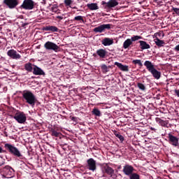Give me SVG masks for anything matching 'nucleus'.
Instances as JSON below:
<instances>
[{
    "mask_svg": "<svg viewBox=\"0 0 179 179\" xmlns=\"http://www.w3.org/2000/svg\"><path fill=\"white\" fill-rule=\"evenodd\" d=\"M22 96L23 101H25L27 104H29L31 107H34V106H36L37 98L31 91L27 90H24L22 92Z\"/></svg>",
    "mask_w": 179,
    "mask_h": 179,
    "instance_id": "1",
    "label": "nucleus"
},
{
    "mask_svg": "<svg viewBox=\"0 0 179 179\" xmlns=\"http://www.w3.org/2000/svg\"><path fill=\"white\" fill-rule=\"evenodd\" d=\"M144 66H145L146 69L148 70V72H150V73L152 75L153 78L155 79L159 80L160 79L162 76V72L157 71L155 68V65H153V63L150 61H145L144 62Z\"/></svg>",
    "mask_w": 179,
    "mask_h": 179,
    "instance_id": "2",
    "label": "nucleus"
},
{
    "mask_svg": "<svg viewBox=\"0 0 179 179\" xmlns=\"http://www.w3.org/2000/svg\"><path fill=\"white\" fill-rule=\"evenodd\" d=\"M4 148L5 149H6V150H8V152L11 153V155H13V156H15L16 157H23V155H22V153H20L19 149L15 147V145H13L10 143H6L4 145Z\"/></svg>",
    "mask_w": 179,
    "mask_h": 179,
    "instance_id": "3",
    "label": "nucleus"
},
{
    "mask_svg": "<svg viewBox=\"0 0 179 179\" xmlns=\"http://www.w3.org/2000/svg\"><path fill=\"white\" fill-rule=\"evenodd\" d=\"M142 38H143L141 36H132L131 38H127L126 41H124V42L123 43V48H124V50H127V48H129V46L132 45V43L138 41V40H142Z\"/></svg>",
    "mask_w": 179,
    "mask_h": 179,
    "instance_id": "4",
    "label": "nucleus"
},
{
    "mask_svg": "<svg viewBox=\"0 0 179 179\" xmlns=\"http://www.w3.org/2000/svg\"><path fill=\"white\" fill-rule=\"evenodd\" d=\"M44 48L48 51H54L55 52H59L60 48L54 42L47 41L44 44Z\"/></svg>",
    "mask_w": 179,
    "mask_h": 179,
    "instance_id": "5",
    "label": "nucleus"
},
{
    "mask_svg": "<svg viewBox=\"0 0 179 179\" xmlns=\"http://www.w3.org/2000/svg\"><path fill=\"white\" fill-rule=\"evenodd\" d=\"M14 120L18 122V124H24L27 120L26 114L23 112H17L13 117Z\"/></svg>",
    "mask_w": 179,
    "mask_h": 179,
    "instance_id": "6",
    "label": "nucleus"
},
{
    "mask_svg": "<svg viewBox=\"0 0 179 179\" xmlns=\"http://www.w3.org/2000/svg\"><path fill=\"white\" fill-rule=\"evenodd\" d=\"M21 8L25 10H31L34 8V1L33 0H24Z\"/></svg>",
    "mask_w": 179,
    "mask_h": 179,
    "instance_id": "7",
    "label": "nucleus"
},
{
    "mask_svg": "<svg viewBox=\"0 0 179 179\" xmlns=\"http://www.w3.org/2000/svg\"><path fill=\"white\" fill-rule=\"evenodd\" d=\"M3 3L9 9H15L19 5V0H3Z\"/></svg>",
    "mask_w": 179,
    "mask_h": 179,
    "instance_id": "8",
    "label": "nucleus"
},
{
    "mask_svg": "<svg viewBox=\"0 0 179 179\" xmlns=\"http://www.w3.org/2000/svg\"><path fill=\"white\" fill-rule=\"evenodd\" d=\"M87 169L90 171H96L97 166H96V160L93 158H90L87 160Z\"/></svg>",
    "mask_w": 179,
    "mask_h": 179,
    "instance_id": "9",
    "label": "nucleus"
},
{
    "mask_svg": "<svg viewBox=\"0 0 179 179\" xmlns=\"http://www.w3.org/2000/svg\"><path fill=\"white\" fill-rule=\"evenodd\" d=\"M106 29H107L108 30H110V29H111V24H101L99 27H95L94 29V31L95 33H103V31H104V30H106Z\"/></svg>",
    "mask_w": 179,
    "mask_h": 179,
    "instance_id": "10",
    "label": "nucleus"
},
{
    "mask_svg": "<svg viewBox=\"0 0 179 179\" xmlns=\"http://www.w3.org/2000/svg\"><path fill=\"white\" fill-rule=\"evenodd\" d=\"M7 55L12 58V59H20L22 56L17 53V52L13 49H11L7 52Z\"/></svg>",
    "mask_w": 179,
    "mask_h": 179,
    "instance_id": "11",
    "label": "nucleus"
},
{
    "mask_svg": "<svg viewBox=\"0 0 179 179\" xmlns=\"http://www.w3.org/2000/svg\"><path fill=\"white\" fill-rule=\"evenodd\" d=\"M102 170L108 174V176H110L113 177V174H114V169L108 166V164H104L102 166Z\"/></svg>",
    "mask_w": 179,
    "mask_h": 179,
    "instance_id": "12",
    "label": "nucleus"
},
{
    "mask_svg": "<svg viewBox=\"0 0 179 179\" xmlns=\"http://www.w3.org/2000/svg\"><path fill=\"white\" fill-rule=\"evenodd\" d=\"M123 173L125 176H130L134 173V167L129 164H127L123 167Z\"/></svg>",
    "mask_w": 179,
    "mask_h": 179,
    "instance_id": "13",
    "label": "nucleus"
},
{
    "mask_svg": "<svg viewBox=\"0 0 179 179\" xmlns=\"http://www.w3.org/2000/svg\"><path fill=\"white\" fill-rule=\"evenodd\" d=\"M169 143H171V145H173V146H178V138H177L176 136H174L171 134L169 135Z\"/></svg>",
    "mask_w": 179,
    "mask_h": 179,
    "instance_id": "14",
    "label": "nucleus"
},
{
    "mask_svg": "<svg viewBox=\"0 0 179 179\" xmlns=\"http://www.w3.org/2000/svg\"><path fill=\"white\" fill-rule=\"evenodd\" d=\"M103 45L107 47L108 45H113L114 44V40L110 38H104L101 41Z\"/></svg>",
    "mask_w": 179,
    "mask_h": 179,
    "instance_id": "15",
    "label": "nucleus"
},
{
    "mask_svg": "<svg viewBox=\"0 0 179 179\" xmlns=\"http://www.w3.org/2000/svg\"><path fill=\"white\" fill-rule=\"evenodd\" d=\"M114 64L116 65V66H117V68H119V69H120V71H122L123 72H128V71H129L128 66L123 65L118 62H115Z\"/></svg>",
    "mask_w": 179,
    "mask_h": 179,
    "instance_id": "16",
    "label": "nucleus"
},
{
    "mask_svg": "<svg viewBox=\"0 0 179 179\" xmlns=\"http://www.w3.org/2000/svg\"><path fill=\"white\" fill-rule=\"evenodd\" d=\"M33 73L34 75H45L44 71L36 65L34 66Z\"/></svg>",
    "mask_w": 179,
    "mask_h": 179,
    "instance_id": "17",
    "label": "nucleus"
},
{
    "mask_svg": "<svg viewBox=\"0 0 179 179\" xmlns=\"http://www.w3.org/2000/svg\"><path fill=\"white\" fill-rule=\"evenodd\" d=\"M3 172L5 173L6 176H12L13 173H15V170L9 166H6L3 169Z\"/></svg>",
    "mask_w": 179,
    "mask_h": 179,
    "instance_id": "18",
    "label": "nucleus"
},
{
    "mask_svg": "<svg viewBox=\"0 0 179 179\" xmlns=\"http://www.w3.org/2000/svg\"><path fill=\"white\" fill-rule=\"evenodd\" d=\"M138 43L141 50H149V48H150V45L145 41H139Z\"/></svg>",
    "mask_w": 179,
    "mask_h": 179,
    "instance_id": "19",
    "label": "nucleus"
},
{
    "mask_svg": "<svg viewBox=\"0 0 179 179\" xmlns=\"http://www.w3.org/2000/svg\"><path fill=\"white\" fill-rule=\"evenodd\" d=\"M43 30H44L45 31H52V32H55V31H58V28L55 26H46V27H43Z\"/></svg>",
    "mask_w": 179,
    "mask_h": 179,
    "instance_id": "20",
    "label": "nucleus"
},
{
    "mask_svg": "<svg viewBox=\"0 0 179 179\" xmlns=\"http://www.w3.org/2000/svg\"><path fill=\"white\" fill-rule=\"evenodd\" d=\"M96 54L99 56V58H106L107 55V50L104 49H99L96 50Z\"/></svg>",
    "mask_w": 179,
    "mask_h": 179,
    "instance_id": "21",
    "label": "nucleus"
},
{
    "mask_svg": "<svg viewBox=\"0 0 179 179\" xmlns=\"http://www.w3.org/2000/svg\"><path fill=\"white\" fill-rule=\"evenodd\" d=\"M34 65L33 64L28 62L24 64V69L27 72H33Z\"/></svg>",
    "mask_w": 179,
    "mask_h": 179,
    "instance_id": "22",
    "label": "nucleus"
},
{
    "mask_svg": "<svg viewBox=\"0 0 179 179\" xmlns=\"http://www.w3.org/2000/svg\"><path fill=\"white\" fill-rule=\"evenodd\" d=\"M87 7L90 10H97L99 9V6L96 3H87Z\"/></svg>",
    "mask_w": 179,
    "mask_h": 179,
    "instance_id": "23",
    "label": "nucleus"
},
{
    "mask_svg": "<svg viewBox=\"0 0 179 179\" xmlns=\"http://www.w3.org/2000/svg\"><path fill=\"white\" fill-rule=\"evenodd\" d=\"M154 42L157 45V47H164V41L160 40L159 38H155Z\"/></svg>",
    "mask_w": 179,
    "mask_h": 179,
    "instance_id": "24",
    "label": "nucleus"
},
{
    "mask_svg": "<svg viewBox=\"0 0 179 179\" xmlns=\"http://www.w3.org/2000/svg\"><path fill=\"white\" fill-rule=\"evenodd\" d=\"M163 37H164V33L162 31L156 32L153 36V38H159V40L163 38Z\"/></svg>",
    "mask_w": 179,
    "mask_h": 179,
    "instance_id": "25",
    "label": "nucleus"
},
{
    "mask_svg": "<svg viewBox=\"0 0 179 179\" xmlns=\"http://www.w3.org/2000/svg\"><path fill=\"white\" fill-rule=\"evenodd\" d=\"M92 114H93V115H95V117H101V112L97 108H94L92 109Z\"/></svg>",
    "mask_w": 179,
    "mask_h": 179,
    "instance_id": "26",
    "label": "nucleus"
},
{
    "mask_svg": "<svg viewBox=\"0 0 179 179\" xmlns=\"http://www.w3.org/2000/svg\"><path fill=\"white\" fill-rule=\"evenodd\" d=\"M156 122H157L159 125H161V127H166L167 125V122L157 117L155 119Z\"/></svg>",
    "mask_w": 179,
    "mask_h": 179,
    "instance_id": "27",
    "label": "nucleus"
},
{
    "mask_svg": "<svg viewBox=\"0 0 179 179\" xmlns=\"http://www.w3.org/2000/svg\"><path fill=\"white\" fill-rule=\"evenodd\" d=\"M50 132L52 136H55V138H59L62 135L61 132L57 131L55 129H51Z\"/></svg>",
    "mask_w": 179,
    "mask_h": 179,
    "instance_id": "28",
    "label": "nucleus"
},
{
    "mask_svg": "<svg viewBox=\"0 0 179 179\" xmlns=\"http://www.w3.org/2000/svg\"><path fill=\"white\" fill-rule=\"evenodd\" d=\"M129 177V179H141V176L136 173H131Z\"/></svg>",
    "mask_w": 179,
    "mask_h": 179,
    "instance_id": "29",
    "label": "nucleus"
},
{
    "mask_svg": "<svg viewBox=\"0 0 179 179\" xmlns=\"http://www.w3.org/2000/svg\"><path fill=\"white\" fill-rule=\"evenodd\" d=\"M137 87H138V89H140V90H142L143 92H145V90H146V87L141 83H137Z\"/></svg>",
    "mask_w": 179,
    "mask_h": 179,
    "instance_id": "30",
    "label": "nucleus"
},
{
    "mask_svg": "<svg viewBox=\"0 0 179 179\" xmlns=\"http://www.w3.org/2000/svg\"><path fill=\"white\" fill-rule=\"evenodd\" d=\"M132 62L133 64H134V65H138V66H143V64H142L141 59H134Z\"/></svg>",
    "mask_w": 179,
    "mask_h": 179,
    "instance_id": "31",
    "label": "nucleus"
},
{
    "mask_svg": "<svg viewBox=\"0 0 179 179\" xmlns=\"http://www.w3.org/2000/svg\"><path fill=\"white\" fill-rule=\"evenodd\" d=\"M101 68L103 72H104V73H107V72H108V67L107 66V65L102 64L101 66Z\"/></svg>",
    "mask_w": 179,
    "mask_h": 179,
    "instance_id": "32",
    "label": "nucleus"
},
{
    "mask_svg": "<svg viewBox=\"0 0 179 179\" xmlns=\"http://www.w3.org/2000/svg\"><path fill=\"white\" fill-rule=\"evenodd\" d=\"M115 135L116 138H118V139H120V142H124V136H122V135H121L120 133H115Z\"/></svg>",
    "mask_w": 179,
    "mask_h": 179,
    "instance_id": "33",
    "label": "nucleus"
},
{
    "mask_svg": "<svg viewBox=\"0 0 179 179\" xmlns=\"http://www.w3.org/2000/svg\"><path fill=\"white\" fill-rule=\"evenodd\" d=\"M73 1L72 0H64V5L66 6H71Z\"/></svg>",
    "mask_w": 179,
    "mask_h": 179,
    "instance_id": "34",
    "label": "nucleus"
},
{
    "mask_svg": "<svg viewBox=\"0 0 179 179\" xmlns=\"http://www.w3.org/2000/svg\"><path fill=\"white\" fill-rule=\"evenodd\" d=\"M52 12H54V13H58V7L57 6H53L51 8Z\"/></svg>",
    "mask_w": 179,
    "mask_h": 179,
    "instance_id": "35",
    "label": "nucleus"
},
{
    "mask_svg": "<svg viewBox=\"0 0 179 179\" xmlns=\"http://www.w3.org/2000/svg\"><path fill=\"white\" fill-rule=\"evenodd\" d=\"M74 20H78V21L82 20L83 22H85V20H83V17H82V15H78V16L75 17Z\"/></svg>",
    "mask_w": 179,
    "mask_h": 179,
    "instance_id": "36",
    "label": "nucleus"
},
{
    "mask_svg": "<svg viewBox=\"0 0 179 179\" xmlns=\"http://www.w3.org/2000/svg\"><path fill=\"white\" fill-rule=\"evenodd\" d=\"M70 120H71V121H73V122H78V117H70Z\"/></svg>",
    "mask_w": 179,
    "mask_h": 179,
    "instance_id": "37",
    "label": "nucleus"
},
{
    "mask_svg": "<svg viewBox=\"0 0 179 179\" xmlns=\"http://www.w3.org/2000/svg\"><path fill=\"white\" fill-rule=\"evenodd\" d=\"M173 12L176 13L177 15H179V8H173Z\"/></svg>",
    "mask_w": 179,
    "mask_h": 179,
    "instance_id": "38",
    "label": "nucleus"
},
{
    "mask_svg": "<svg viewBox=\"0 0 179 179\" xmlns=\"http://www.w3.org/2000/svg\"><path fill=\"white\" fill-rule=\"evenodd\" d=\"M174 51H176V52H179V44L177 45L174 48H173Z\"/></svg>",
    "mask_w": 179,
    "mask_h": 179,
    "instance_id": "39",
    "label": "nucleus"
},
{
    "mask_svg": "<svg viewBox=\"0 0 179 179\" xmlns=\"http://www.w3.org/2000/svg\"><path fill=\"white\" fill-rule=\"evenodd\" d=\"M5 152H6V150H3L2 147L0 146V153H5Z\"/></svg>",
    "mask_w": 179,
    "mask_h": 179,
    "instance_id": "40",
    "label": "nucleus"
},
{
    "mask_svg": "<svg viewBox=\"0 0 179 179\" xmlns=\"http://www.w3.org/2000/svg\"><path fill=\"white\" fill-rule=\"evenodd\" d=\"M175 94L178 97H179V90H175Z\"/></svg>",
    "mask_w": 179,
    "mask_h": 179,
    "instance_id": "41",
    "label": "nucleus"
},
{
    "mask_svg": "<svg viewBox=\"0 0 179 179\" xmlns=\"http://www.w3.org/2000/svg\"><path fill=\"white\" fill-rule=\"evenodd\" d=\"M57 19H59V20H62V19H64V17L58 15L57 16Z\"/></svg>",
    "mask_w": 179,
    "mask_h": 179,
    "instance_id": "42",
    "label": "nucleus"
},
{
    "mask_svg": "<svg viewBox=\"0 0 179 179\" xmlns=\"http://www.w3.org/2000/svg\"><path fill=\"white\" fill-rule=\"evenodd\" d=\"M151 131H156V129H155L154 127H150Z\"/></svg>",
    "mask_w": 179,
    "mask_h": 179,
    "instance_id": "43",
    "label": "nucleus"
},
{
    "mask_svg": "<svg viewBox=\"0 0 179 179\" xmlns=\"http://www.w3.org/2000/svg\"><path fill=\"white\" fill-rule=\"evenodd\" d=\"M5 136H8V133L6 131H4Z\"/></svg>",
    "mask_w": 179,
    "mask_h": 179,
    "instance_id": "44",
    "label": "nucleus"
},
{
    "mask_svg": "<svg viewBox=\"0 0 179 179\" xmlns=\"http://www.w3.org/2000/svg\"><path fill=\"white\" fill-rule=\"evenodd\" d=\"M73 9H78L76 6L73 7Z\"/></svg>",
    "mask_w": 179,
    "mask_h": 179,
    "instance_id": "45",
    "label": "nucleus"
},
{
    "mask_svg": "<svg viewBox=\"0 0 179 179\" xmlns=\"http://www.w3.org/2000/svg\"><path fill=\"white\" fill-rule=\"evenodd\" d=\"M159 0H154V2H157V1H158Z\"/></svg>",
    "mask_w": 179,
    "mask_h": 179,
    "instance_id": "46",
    "label": "nucleus"
},
{
    "mask_svg": "<svg viewBox=\"0 0 179 179\" xmlns=\"http://www.w3.org/2000/svg\"><path fill=\"white\" fill-rule=\"evenodd\" d=\"M2 43V41H0V44Z\"/></svg>",
    "mask_w": 179,
    "mask_h": 179,
    "instance_id": "47",
    "label": "nucleus"
},
{
    "mask_svg": "<svg viewBox=\"0 0 179 179\" xmlns=\"http://www.w3.org/2000/svg\"><path fill=\"white\" fill-rule=\"evenodd\" d=\"M2 166V164H0V166Z\"/></svg>",
    "mask_w": 179,
    "mask_h": 179,
    "instance_id": "48",
    "label": "nucleus"
}]
</instances>
